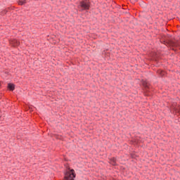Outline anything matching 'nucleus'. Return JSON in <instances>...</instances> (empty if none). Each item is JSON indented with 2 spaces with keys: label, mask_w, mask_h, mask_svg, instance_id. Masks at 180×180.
Instances as JSON below:
<instances>
[{
  "label": "nucleus",
  "mask_w": 180,
  "mask_h": 180,
  "mask_svg": "<svg viewBox=\"0 0 180 180\" xmlns=\"http://www.w3.org/2000/svg\"><path fill=\"white\" fill-rule=\"evenodd\" d=\"M109 162L111 164V165H113V167H117V165L116 158H110Z\"/></svg>",
  "instance_id": "obj_4"
},
{
  "label": "nucleus",
  "mask_w": 180,
  "mask_h": 180,
  "mask_svg": "<svg viewBox=\"0 0 180 180\" xmlns=\"http://www.w3.org/2000/svg\"><path fill=\"white\" fill-rule=\"evenodd\" d=\"M8 11H13L15 9V7H8Z\"/></svg>",
  "instance_id": "obj_11"
},
{
  "label": "nucleus",
  "mask_w": 180,
  "mask_h": 180,
  "mask_svg": "<svg viewBox=\"0 0 180 180\" xmlns=\"http://www.w3.org/2000/svg\"><path fill=\"white\" fill-rule=\"evenodd\" d=\"M10 44H11V46H13V47H17V46H19V44H20V42H19V41H18L17 39H12L10 40Z\"/></svg>",
  "instance_id": "obj_3"
},
{
  "label": "nucleus",
  "mask_w": 180,
  "mask_h": 180,
  "mask_svg": "<svg viewBox=\"0 0 180 180\" xmlns=\"http://www.w3.org/2000/svg\"><path fill=\"white\" fill-rule=\"evenodd\" d=\"M66 168L68 171L65 173L63 180H75L76 174L74 169H70V166L68 165H67Z\"/></svg>",
  "instance_id": "obj_1"
},
{
  "label": "nucleus",
  "mask_w": 180,
  "mask_h": 180,
  "mask_svg": "<svg viewBox=\"0 0 180 180\" xmlns=\"http://www.w3.org/2000/svg\"><path fill=\"white\" fill-rule=\"evenodd\" d=\"M130 157L132 158H136V155L134 153H131Z\"/></svg>",
  "instance_id": "obj_10"
},
{
  "label": "nucleus",
  "mask_w": 180,
  "mask_h": 180,
  "mask_svg": "<svg viewBox=\"0 0 180 180\" xmlns=\"http://www.w3.org/2000/svg\"><path fill=\"white\" fill-rule=\"evenodd\" d=\"M8 88L9 91H15V84H13L12 83H8Z\"/></svg>",
  "instance_id": "obj_5"
},
{
  "label": "nucleus",
  "mask_w": 180,
  "mask_h": 180,
  "mask_svg": "<svg viewBox=\"0 0 180 180\" xmlns=\"http://www.w3.org/2000/svg\"><path fill=\"white\" fill-rule=\"evenodd\" d=\"M8 13V9L5 8L4 10L0 12L1 16H5Z\"/></svg>",
  "instance_id": "obj_6"
},
{
  "label": "nucleus",
  "mask_w": 180,
  "mask_h": 180,
  "mask_svg": "<svg viewBox=\"0 0 180 180\" xmlns=\"http://www.w3.org/2000/svg\"><path fill=\"white\" fill-rule=\"evenodd\" d=\"M18 5H25V4H26V0H19L18 1Z\"/></svg>",
  "instance_id": "obj_7"
},
{
  "label": "nucleus",
  "mask_w": 180,
  "mask_h": 180,
  "mask_svg": "<svg viewBox=\"0 0 180 180\" xmlns=\"http://www.w3.org/2000/svg\"><path fill=\"white\" fill-rule=\"evenodd\" d=\"M158 72L160 74L161 76L164 75V71L158 70Z\"/></svg>",
  "instance_id": "obj_9"
},
{
  "label": "nucleus",
  "mask_w": 180,
  "mask_h": 180,
  "mask_svg": "<svg viewBox=\"0 0 180 180\" xmlns=\"http://www.w3.org/2000/svg\"><path fill=\"white\" fill-rule=\"evenodd\" d=\"M143 86H144V88H146V89H148V84L146 82H143Z\"/></svg>",
  "instance_id": "obj_8"
},
{
  "label": "nucleus",
  "mask_w": 180,
  "mask_h": 180,
  "mask_svg": "<svg viewBox=\"0 0 180 180\" xmlns=\"http://www.w3.org/2000/svg\"><path fill=\"white\" fill-rule=\"evenodd\" d=\"M79 6L82 11H89V8H91V2H89V0H83L80 1Z\"/></svg>",
  "instance_id": "obj_2"
}]
</instances>
